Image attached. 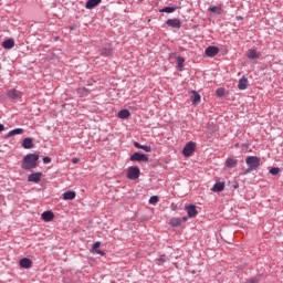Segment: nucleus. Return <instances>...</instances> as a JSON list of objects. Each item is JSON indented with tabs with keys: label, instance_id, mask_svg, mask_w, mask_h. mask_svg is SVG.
I'll list each match as a JSON object with an SVG mask.
<instances>
[{
	"label": "nucleus",
	"instance_id": "393cba45",
	"mask_svg": "<svg viewBox=\"0 0 283 283\" xmlns=\"http://www.w3.org/2000/svg\"><path fill=\"white\" fill-rule=\"evenodd\" d=\"M190 101L191 103H200V94H198V92H192Z\"/></svg>",
	"mask_w": 283,
	"mask_h": 283
},
{
	"label": "nucleus",
	"instance_id": "58836bf2",
	"mask_svg": "<svg viewBox=\"0 0 283 283\" xmlns=\"http://www.w3.org/2000/svg\"><path fill=\"white\" fill-rule=\"evenodd\" d=\"M3 129H6V126H3V124L0 123V133L3 132Z\"/></svg>",
	"mask_w": 283,
	"mask_h": 283
},
{
	"label": "nucleus",
	"instance_id": "39448f33",
	"mask_svg": "<svg viewBox=\"0 0 283 283\" xmlns=\"http://www.w3.org/2000/svg\"><path fill=\"white\" fill-rule=\"evenodd\" d=\"M193 151H196V143L193 142H189L188 144H186V146L182 149V154L184 156H186V158H189V156H191Z\"/></svg>",
	"mask_w": 283,
	"mask_h": 283
},
{
	"label": "nucleus",
	"instance_id": "ea45409f",
	"mask_svg": "<svg viewBox=\"0 0 283 283\" xmlns=\"http://www.w3.org/2000/svg\"><path fill=\"white\" fill-rule=\"evenodd\" d=\"M187 220H189L188 217H182V218H181V222H187Z\"/></svg>",
	"mask_w": 283,
	"mask_h": 283
},
{
	"label": "nucleus",
	"instance_id": "6e6552de",
	"mask_svg": "<svg viewBox=\"0 0 283 283\" xmlns=\"http://www.w3.org/2000/svg\"><path fill=\"white\" fill-rule=\"evenodd\" d=\"M41 176H43V172H33L28 176L29 182H41Z\"/></svg>",
	"mask_w": 283,
	"mask_h": 283
},
{
	"label": "nucleus",
	"instance_id": "473e14b6",
	"mask_svg": "<svg viewBox=\"0 0 283 283\" xmlns=\"http://www.w3.org/2000/svg\"><path fill=\"white\" fill-rule=\"evenodd\" d=\"M224 92H226L224 88L220 87V88H217L216 94L217 96H222Z\"/></svg>",
	"mask_w": 283,
	"mask_h": 283
},
{
	"label": "nucleus",
	"instance_id": "7ed1b4c3",
	"mask_svg": "<svg viewBox=\"0 0 283 283\" xmlns=\"http://www.w3.org/2000/svg\"><path fill=\"white\" fill-rule=\"evenodd\" d=\"M130 160L133 163H149V156L143 153H134L130 156Z\"/></svg>",
	"mask_w": 283,
	"mask_h": 283
},
{
	"label": "nucleus",
	"instance_id": "2eb2a0df",
	"mask_svg": "<svg viewBox=\"0 0 283 283\" xmlns=\"http://www.w3.org/2000/svg\"><path fill=\"white\" fill-rule=\"evenodd\" d=\"M247 87H249V80H247V77L240 78L239 83H238V88L239 90H247Z\"/></svg>",
	"mask_w": 283,
	"mask_h": 283
},
{
	"label": "nucleus",
	"instance_id": "9b49d317",
	"mask_svg": "<svg viewBox=\"0 0 283 283\" xmlns=\"http://www.w3.org/2000/svg\"><path fill=\"white\" fill-rule=\"evenodd\" d=\"M219 52H220V49H218V46H208L206 49L207 56H216Z\"/></svg>",
	"mask_w": 283,
	"mask_h": 283
},
{
	"label": "nucleus",
	"instance_id": "c756f323",
	"mask_svg": "<svg viewBox=\"0 0 283 283\" xmlns=\"http://www.w3.org/2000/svg\"><path fill=\"white\" fill-rule=\"evenodd\" d=\"M158 202V196H153L149 199V205H157Z\"/></svg>",
	"mask_w": 283,
	"mask_h": 283
},
{
	"label": "nucleus",
	"instance_id": "6ab92c4d",
	"mask_svg": "<svg viewBox=\"0 0 283 283\" xmlns=\"http://www.w3.org/2000/svg\"><path fill=\"white\" fill-rule=\"evenodd\" d=\"M211 191L213 192L224 191V182L214 184V186L211 188Z\"/></svg>",
	"mask_w": 283,
	"mask_h": 283
},
{
	"label": "nucleus",
	"instance_id": "20e7f679",
	"mask_svg": "<svg viewBox=\"0 0 283 283\" xmlns=\"http://www.w3.org/2000/svg\"><path fill=\"white\" fill-rule=\"evenodd\" d=\"M140 176V168L138 167H130L127 171V179L128 180H138Z\"/></svg>",
	"mask_w": 283,
	"mask_h": 283
},
{
	"label": "nucleus",
	"instance_id": "7c9ffc66",
	"mask_svg": "<svg viewBox=\"0 0 283 283\" xmlns=\"http://www.w3.org/2000/svg\"><path fill=\"white\" fill-rule=\"evenodd\" d=\"M220 8L219 7H211L210 9H209V11L210 12H214L216 14H220Z\"/></svg>",
	"mask_w": 283,
	"mask_h": 283
},
{
	"label": "nucleus",
	"instance_id": "423d86ee",
	"mask_svg": "<svg viewBox=\"0 0 283 283\" xmlns=\"http://www.w3.org/2000/svg\"><path fill=\"white\" fill-rule=\"evenodd\" d=\"M7 96L8 98H11V101H19L23 94L17 88H12L7 92Z\"/></svg>",
	"mask_w": 283,
	"mask_h": 283
},
{
	"label": "nucleus",
	"instance_id": "bb28decb",
	"mask_svg": "<svg viewBox=\"0 0 283 283\" xmlns=\"http://www.w3.org/2000/svg\"><path fill=\"white\" fill-rule=\"evenodd\" d=\"M102 56H112V49H102Z\"/></svg>",
	"mask_w": 283,
	"mask_h": 283
},
{
	"label": "nucleus",
	"instance_id": "a878e982",
	"mask_svg": "<svg viewBox=\"0 0 283 283\" xmlns=\"http://www.w3.org/2000/svg\"><path fill=\"white\" fill-rule=\"evenodd\" d=\"M235 165H238V160L233 159V158H228L226 161V167H235Z\"/></svg>",
	"mask_w": 283,
	"mask_h": 283
},
{
	"label": "nucleus",
	"instance_id": "c9c22d12",
	"mask_svg": "<svg viewBox=\"0 0 283 283\" xmlns=\"http://www.w3.org/2000/svg\"><path fill=\"white\" fill-rule=\"evenodd\" d=\"M134 147H136V149H143V145H140L138 142L134 143Z\"/></svg>",
	"mask_w": 283,
	"mask_h": 283
},
{
	"label": "nucleus",
	"instance_id": "f257e3e1",
	"mask_svg": "<svg viewBox=\"0 0 283 283\" xmlns=\"http://www.w3.org/2000/svg\"><path fill=\"white\" fill-rule=\"evenodd\" d=\"M36 167H39L38 154H29L23 157L22 169H24L25 171H30L32 169H36Z\"/></svg>",
	"mask_w": 283,
	"mask_h": 283
},
{
	"label": "nucleus",
	"instance_id": "1a4fd4ad",
	"mask_svg": "<svg viewBox=\"0 0 283 283\" xmlns=\"http://www.w3.org/2000/svg\"><path fill=\"white\" fill-rule=\"evenodd\" d=\"M42 220H44V222H52V220H54V212L52 211H44L41 214Z\"/></svg>",
	"mask_w": 283,
	"mask_h": 283
},
{
	"label": "nucleus",
	"instance_id": "9d476101",
	"mask_svg": "<svg viewBox=\"0 0 283 283\" xmlns=\"http://www.w3.org/2000/svg\"><path fill=\"white\" fill-rule=\"evenodd\" d=\"M167 25H169L170 28H181L182 22H180L179 19H168L166 21Z\"/></svg>",
	"mask_w": 283,
	"mask_h": 283
},
{
	"label": "nucleus",
	"instance_id": "a211bd4d",
	"mask_svg": "<svg viewBox=\"0 0 283 283\" xmlns=\"http://www.w3.org/2000/svg\"><path fill=\"white\" fill-rule=\"evenodd\" d=\"M93 251L97 253V255H105V252L101 250V242L97 241L93 244Z\"/></svg>",
	"mask_w": 283,
	"mask_h": 283
},
{
	"label": "nucleus",
	"instance_id": "dca6fc26",
	"mask_svg": "<svg viewBox=\"0 0 283 283\" xmlns=\"http://www.w3.org/2000/svg\"><path fill=\"white\" fill-rule=\"evenodd\" d=\"M248 59H250L251 61H255V59H260V53H258V51H255L254 49H251L248 52Z\"/></svg>",
	"mask_w": 283,
	"mask_h": 283
},
{
	"label": "nucleus",
	"instance_id": "c85d7f7f",
	"mask_svg": "<svg viewBox=\"0 0 283 283\" xmlns=\"http://www.w3.org/2000/svg\"><path fill=\"white\" fill-rule=\"evenodd\" d=\"M270 174L272 176H277V174H280V168L279 167H273L270 169Z\"/></svg>",
	"mask_w": 283,
	"mask_h": 283
},
{
	"label": "nucleus",
	"instance_id": "412c9836",
	"mask_svg": "<svg viewBox=\"0 0 283 283\" xmlns=\"http://www.w3.org/2000/svg\"><path fill=\"white\" fill-rule=\"evenodd\" d=\"M170 227H180L182 224V219L180 218H172L169 221Z\"/></svg>",
	"mask_w": 283,
	"mask_h": 283
},
{
	"label": "nucleus",
	"instance_id": "aec40b11",
	"mask_svg": "<svg viewBox=\"0 0 283 283\" xmlns=\"http://www.w3.org/2000/svg\"><path fill=\"white\" fill-rule=\"evenodd\" d=\"M76 198V192L74 191H66L63 193V200H74Z\"/></svg>",
	"mask_w": 283,
	"mask_h": 283
},
{
	"label": "nucleus",
	"instance_id": "e433bc0d",
	"mask_svg": "<svg viewBox=\"0 0 283 283\" xmlns=\"http://www.w3.org/2000/svg\"><path fill=\"white\" fill-rule=\"evenodd\" d=\"M248 283H259L258 279H250L248 280Z\"/></svg>",
	"mask_w": 283,
	"mask_h": 283
},
{
	"label": "nucleus",
	"instance_id": "4be33fe9",
	"mask_svg": "<svg viewBox=\"0 0 283 283\" xmlns=\"http://www.w3.org/2000/svg\"><path fill=\"white\" fill-rule=\"evenodd\" d=\"M21 134H23V128H15L13 130H10L7 136L10 138L12 136H19Z\"/></svg>",
	"mask_w": 283,
	"mask_h": 283
},
{
	"label": "nucleus",
	"instance_id": "f704fd0d",
	"mask_svg": "<svg viewBox=\"0 0 283 283\" xmlns=\"http://www.w3.org/2000/svg\"><path fill=\"white\" fill-rule=\"evenodd\" d=\"M167 256L163 255L158 259V262H160L161 264H165V262H167Z\"/></svg>",
	"mask_w": 283,
	"mask_h": 283
},
{
	"label": "nucleus",
	"instance_id": "72a5a7b5",
	"mask_svg": "<svg viewBox=\"0 0 283 283\" xmlns=\"http://www.w3.org/2000/svg\"><path fill=\"white\" fill-rule=\"evenodd\" d=\"M43 163H44V165H50V163H52V158H50V157H44V158H43Z\"/></svg>",
	"mask_w": 283,
	"mask_h": 283
},
{
	"label": "nucleus",
	"instance_id": "5701e85b",
	"mask_svg": "<svg viewBox=\"0 0 283 283\" xmlns=\"http://www.w3.org/2000/svg\"><path fill=\"white\" fill-rule=\"evenodd\" d=\"M176 10H178V7H166L159 10V12H166L167 14H171V12H176Z\"/></svg>",
	"mask_w": 283,
	"mask_h": 283
},
{
	"label": "nucleus",
	"instance_id": "4c0bfd02",
	"mask_svg": "<svg viewBox=\"0 0 283 283\" xmlns=\"http://www.w3.org/2000/svg\"><path fill=\"white\" fill-rule=\"evenodd\" d=\"M72 163H73V165L78 164V158H73V159H72Z\"/></svg>",
	"mask_w": 283,
	"mask_h": 283
},
{
	"label": "nucleus",
	"instance_id": "cd10ccee",
	"mask_svg": "<svg viewBox=\"0 0 283 283\" xmlns=\"http://www.w3.org/2000/svg\"><path fill=\"white\" fill-rule=\"evenodd\" d=\"M177 63H178V66H179L180 69H182L184 65H185V57H182V56H177Z\"/></svg>",
	"mask_w": 283,
	"mask_h": 283
},
{
	"label": "nucleus",
	"instance_id": "f8f14e48",
	"mask_svg": "<svg viewBox=\"0 0 283 283\" xmlns=\"http://www.w3.org/2000/svg\"><path fill=\"white\" fill-rule=\"evenodd\" d=\"M23 149H32L34 147L33 140L31 137H27L23 139L22 143Z\"/></svg>",
	"mask_w": 283,
	"mask_h": 283
},
{
	"label": "nucleus",
	"instance_id": "f03ea898",
	"mask_svg": "<svg viewBox=\"0 0 283 283\" xmlns=\"http://www.w3.org/2000/svg\"><path fill=\"white\" fill-rule=\"evenodd\" d=\"M245 164L248 165L250 171H255V169L260 167V158L256 156H249L245 159Z\"/></svg>",
	"mask_w": 283,
	"mask_h": 283
},
{
	"label": "nucleus",
	"instance_id": "2f4dec72",
	"mask_svg": "<svg viewBox=\"0 0 283 283\" xmlns=\"http://www.w3.org/2000/svg\"><path fill=\"white\" fill-rule=\"evenodd\" d=\"M143 151H146L147 154H151V146H142Z\"/></svg>",
	"mask_w": 283,
	"mask_h": 283
},
{
	"label": "nucleus",
	"instance_id": "b1692460",
	"mask_svg": "<svg viewBox=\"0 0 283 283\" xmlns=\"http://www.w3.org/2000/svg\"><path fill=\"white\" fill-rule=\"evenodd\" d=\"M128 116H132V113H129L128 109H122L118 112V118H127Z\"/></svg>",
	"mask_w": 283,
	"mask_h": 283
},
{
	"label": "nucleus",
	"instance_id": "4468645a",
	"mask_svg": "<svg viewBox=\"0 0 283 283\" xmlns=\"http://www.w3.org/2000/svg\"><path fill=\"white\" fill-rule=\"evenodd\" d=\"M101 3V0H88L85 4L86 10H93V8H96Z\"/></svg>",
	"mask_w": 283,
	"mask_h": 283
},
{
	"label": "nucleus",
	"instance_id": "f3484780",
	"mask_svg": "<svg viewBox=\"0 0 283 283\" xmlns=\"http://www.w3.org/2000/svg\"><path fill=\"white\" fill-rule=\"evenodd\" d=\"M2 48H4V50H12V48H14V40L12 39H8L2 43Z\"/></svg>",
	"mask_w": 283,
	"mask_h": 283
},
{
	"label": "nucleus",
	"instance_id": "ddd939ff",
	"mask_svg": "<svg viewBox=\"0 0 283 283\" xmlns=\"http://www.w3.org/2000/svg\"><path fill=\"white\" fill-rule=\"evenodd\" d=\"M20 266L22 269H31L32 268V260L28 258H23L20 260Z\"/></svg>",
	"mask_w": 283,
	"mask_h": 283
},
{
	"label": "nucleus",
	"instance_id": "0eeeda50",
	"mask_svg": "<svg viewBox=\"0 0 283 283\" xmlns=\"http://www.w3.org/2000/svg\"><path fill=\"white\" fill-rule=\"evenodd\" d=\"M188 213V218H196L198 216V209H196V206L189 205L185 208Z\"/></svg>",
	"mask_w": 283,
	"mask_h": 283
}]
</instances>
